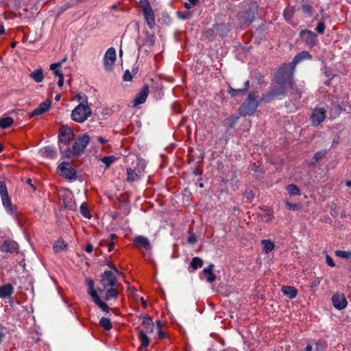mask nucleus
<instances>
[{
  "instance_id": "f257e3e1",
  "label": "nucleus",
  "mask_w": 351,
  "mask_h": 351,
  "mask_svg": "<svg viewBox=\"0 0 351 351\" xmlns=\"http://www.w3.org/2000/svg\"><path fill=\"white\" fill-rule=\"evenodd\" d=\"M311 55L307 51H302V52L296 54L292 61L289 64H283L280 69L279 73L282 75H287L289 78V86L291 90V94L294 95L295 99H299L302 96V91L298 88L293 81V75L295 71V66L304 60H311Z\"/></svg>"
},
{
  "instance_id": "f03ea898",
  "label": "nucleus",
  "mask_w": 351,
  "mask_h": 351,
  "mask_svg": "<svg viewBox=\"0 0 351 351\" xmlns=\"http://www.w3.org/2000/svg\"><path fill=\"white\" fill-rule=\"evenodd\" d=\"M90 138L89 135L85 134L78 137L75 141L71 148H67L64 155L66 158H70L75 156L80 155L89 143Z\"/></svg>"
},
{
  "instance_id": "7ed1b4c3",
  "label": "nucleus",
  "mask_w": 351,
  "mask_h": 351,
  "mask_svg": "<svg viewBox=\"0 0 351 351\" xmlns=\"http://www.w3.org/2000/svg\"><path fill=\"white\" fill-rule=\"evenodd\" d=\"M92 114L88 104L80 103L71 112V119L77 123H84Z\"/></svg>"
},
{
  "instance_id": "20e7f679",
  "label": "nucleus",
  "mask_w": 351,
  "mask_h": 351,
  "mask_svg": "<svg viewBox=\"0 0 351 351\" xmlns=\"http://www.w3.org/2000/svg\"><path fill=\"white\" fill-rule=\"evenodd\" d=\"M0 196L2 204L6 212L14 217H17L18 213L12 206L11 199L9 197L7 186L3 181L0 180Z\"/></svg>"
},
{
  "instance_id": "39448f33",
  "label": "nucleus",
  "mask_w": 351,
  "mask_h": 351,
  "mask_svg": "<svg viewBox=\"0 0 351 351\" xmlns=\"http://www.w3.org/2000/svg\"><path fill=\"white\" fill-rule=\"evenodd\" d=\"M88 293L91 297L94 303L100 308L104 312L108 313L110 308L101 299L98 295L97 291L95 289L94 282L91 279L87 280Z\"/></svg>"
},
{
  "instance_id": "423d86ee",
  "label": "nucleus",
  "mask_w": 351,
  "mask_h": 351,
  "mask_svg": "<svg viewBox=\"0 0 351 351\" xmlns=\"http://www.w3.org/2000/svg\"><path fill=\"white\" fill-rule=\"evenodd\" d=\"M258 104L254 93L249 94L247 98L239 108V113L242 116L251 115L256 110Z\"/></svg>"
},
{
  "instance_id": "0eeeda50",
  "label": "nucleus",
  "mask_w": 351,
  "mask_h": 351,
  "mask_svg": "<svg viewBox=\"0 0 351 351\" xmlns=\"http://www.w3.org/2000/svg\"><path fill=\"white\" fill-rule=\"evenodd\" d=\"M101 284L102 289H99V291H104L108 287L118 286V280L111 271H105L101 276Z\"/></svg>"
},
{
  "instance_id": "6e6552de",
  "label": "nucleus",
  "mask_w": 351,
  "mask_h": 351,
  "mask_svg": "<svg viewBox=\"0 0 351 351\" xmlns=\"http://www.w3.org/2000/svg\"><path fill=\"white\" fill-rule=\"evenodd\" d=\"M327 110L322 107H315L311 116V121L313 125H320L326 117Z\"/></svg>"
},
{
  "instance_id": "1a4fd4ad",
  "label": "nucleus",
  "mask_w": 351,
  "mask_h": 351,
  "mask_svg": "<svg viewBox=\"0 0 351 351\" xmlns=\"http://www.w3.org/2000/svg\"><path fill=\"white\" fill-rule=\"evenodd\" d=\"M116 59L117 55L115 49L114 47H110L106 51L104 57V65L106 71H110L112 69Z\"/></svg>"
},
{
  "instance_id": "9d476101",
  "label": "nucleus",
  "mask_w": 351,
  "mask_h": 351,
  "mask_svg": "<svg viewBox=\"0 0 351 351\" xmlns=\"http://www.w3.org/2000/svg\"><path fill=\"white\" fill-rule=\"evenodd\" d=\"M58 173L64 178L72 180L76 177V171L67 162H62L58 167Z\"/></svg>"
},
{
  "instance_id": "9b49d317",
  "label": "nucleus",
  "mask_w": 351,
  "mask_h": 351,
  "mask_svg": "<svg viewBox=\"0 0 351 351\" xmlns=\"http://www.w3.org/2000/svg\"><path fill=\"white\" fill-rule=\"evenodd\" d=\"M59 139L61 143H68L74 138V132L68 125H62L59 131Z\"/></svg>"
},
{
  "instance_id": "f8f14e48",
  "label": "nucleus",
  "mask_w": 351,
  "mask_h": 351,
  "mask_svg": "<svg viewBox=\"0 0 351 351\" xmlns=\"http://www.w3.org/2000/svg\"><path fill=\"white\" fill-rule=\"evenodd\" d=\"M332 302L334 307L338 310L344 309L348 304V302L343 293H336L332 298Z\"/></svg>"
},
{
  "instance_id": "ddd939ff",
  "label": "nucleus",
  "mask_w": 351,
  "mask_h": 351,
  "mask_svg": "<svg viewBox=\"0 0 351 351\" xmlns=\"http://www.w3.org/2000/svg\"><path fill=\"white\" fill-rule=\"evenodd\" d=\"M149 94V87L148 86H144L140 92L136 95L134 99L133 100V106H137L140 104H143L148 96Z\"/></svg>"
},
{
  "instance_id": "4468645a",
  "label": "nucleus",
  "mask_w": 351,
  "mask_h": 351,
  "mask_svg": "<svg viewBox=\"0 0 351 351\" xmlns=\"http://www.w3.org/2000/svg\"><path fill=\"white\" fill-rule=\"evenodd\" d=\"M51 104V100H46L41 103L36 109L29 113L31 117L34 116H40L45 113L49 109Z\"/></svg>"
},
{
  "instance_id": "2eb2a0df",
  "label": "nucleus",
  "mask_w": 351,
  "mask_h": 351,
  "mask_svg": "<svg viewBox=\"0 0 351 351\" xmlns=\"http://www.w3.org/2000/svg\"><path fill=\"white\" fill-rule=\"evenodd\" d=\"M300 37L306 42V44L311 46L315 45L317 41L316 34L309 30L301 31Z\"/></svg>"
},
{
  "instance_id": "dca6fc26",
  "label": "nucleus",
  "mask_w": 351,
  "mask_h": 351,
  "mask_svg": "<svg viewBox=\"0 0 351 351\" xmlns=\"http://www.w3.org/2000/svg\"><path fill=\"white\" fill-rule=\"evenodd\" d=\"M18 250V244L12 240H6L0 246V251L5 253H12Z\"/></svg>"
},
{
  "instance_id": "f3484780",
  "label": "nucleus",
  "mask_w": 351,
  "mask_h": 351,
  "mask_svg": "<svg viewBox=\"0 0 351 351\" xmlns=\"http://www.w3.org/2000/svg\"><path fill=\"white\" fill-rule=\"evenodd\" d=\"M285 95V90L283 88H274L265 97L262 98V101L264 102H269L271 100L280 97V95Z\"/></svg>"
},
{
  "instance_id": "a211bd4d",
  "label": "nucleus",
  "mask_w": 351,
  "mask_h": 351,
  "mask_svg": "<svg viewBox=\"0 0 351 351\" xmlns=\"http://www.w3.org/2000/svg\"><path fill=\"white\" fill-rule=\"evenodd\" d=\"M214 268L215 265L213 263H210L208 267H205L202 270V273L206 277V281L209 283H212L216 280V276L214 274Z\"/></svg>"
},
{
  "instance_id": "6ab92c4d",
  "label": "nucleus",
  "mask_w": 351,
  "mask_h": 351,
  "mask_svg": "<svg viewBox=\"0 0 351 351\" xmlns=\"http://www.w3.org/2000/svg\"><path fill=\"white\" fill-rule=\"evenodd\" d=\"M141 325L143 327V330L147 332H152L154 327V322L151 318L147 315L141 317Z\"/></svg>"
},
{
  "instance_id": "aec40b11",
  "label": "nucleus",
  "mask_w": 351,
  "mask_h": 351,
  "mask_svg": "<svg viewBox=\"0 0 351 351\" xmlns=\"http://www.w3.org/2000/svg\"><path fill=\"white\" fill-rule=\"evenodd\" d=\"M143 12L148 25L152 27L155 25V16L153 10L148 5L143 8Z\"/></svg>"
},
{
  "instance_id": "412c9836",
  "label": "nucleus",
  "mask_w": 351,
  "mask_h": 351,
  "mask_svg": "<svg viewBox=\"0 0 351 351\" xmlns=\"http://www.w3.org/2000/svg\"><path fill=\"white\" fill-rule=\"evenodd\" d=\"M106 293L104 295V300L109 301L110 300H116L119 294L118 286L108 287L105 289Z\"/></svg>"
},
{
  "instance_id": "4be33fe9",
  "label": "nucleus",
  "mask_w": 351,
  "mask_h": 351,
  "mask_svg": "<svg viewBox=\"0 0 351 351\" xmlns=\"http://www.w3.org/2000/svg\"><path fill=\"white\" fill-rule=\"evenodd\" d=\"M14 291L11 284H5L0 286V298H5L10 296Z\"/></svg>"
},
{
  "instance_id": "5701e85b",
  "label": "nucleus",
  "mask_w": 351,
  "mask_h": 351,
  "mask_svg": "<svg viewBox=\"0 0 351 351\" xmlns=\"http://www.w3.org/2000/svg\"><path fill=\"white\" fill-rule=\"evenodd\" d=\"M282 292L285 295L288 297L290 299H293L297 296L298 291L297 289L291 286H283L281 288Z\"/></svg>"
},
{
  "instance_id": "b1692460",
  "label": "nucleus",
  "mask_w": 351,
  "mask_h": 351,
  "mask_svg": "<svg viewBox=\"0 0 351 351\" xmlns=\"http://www.w3.org/2000/svg\"><path fill=\"white\" fill-rule=\"evenodd\" d=\"M134 243L138 246L143 247L146 250L151 249V244L147 238L143 236H138L134 239Z\"/></svg>"
},
{
  "instance_id": "393cba45",
  "label": "nucleus",
  "mask_w": 351,
  "mask_h": 351,
  "mask_svg": "<svg viewBox=\"0 0 351 351\" xmlns=\"http://www.w3.org/2000/svg\"><path fill=\"white\" fill-rule=\"evenodd\" d=\"M138 339L141 341L139 349L146 348L149 344V339L147 336V333L143 330H140L138 332Z\"/></svg>"
},
{
  "instance_id": "a878e982",
  "label": "nucleus",
  "mask_w": 351,
  "mask_h": 351,
  "mask_svg": "<svg viewBox=\"0 0 351 351\" xmlns=\"http://www.w3.org/2000/svg\"><path fill=\"white\" fill-rule=\"evenodd\" d=\"M261 243L265 253L268 254L274 250L275 245L271 240L263 239Z\"/></svg>"
},
{
  "instance_id": "bb28decb",
  "label": "nucleus",
  "mask_w": 351,
  "mask_h": 351,
  "mask_svg": "<svg viewBox=\"0 0 351 351\" xmlns=\"http://www.w3.org/2000/svg\"><path fill=\"white\" fill-rule=\"evenodd\" d=\"M31 78H32L36 82H41L43 80L44 75L42 69H36L29 74Z\"/></svg>"
},
{
  "instance_id": "cd10ccee",
  "label": "nucleus",
  "mask_w": 351,
  "mask_h": 351,
  "mask_svg": "<svg viewBox=\"0 0 351 351\" xmlns=\"http://www.w3.org/2000/svg\"><path fill=\"white\" fill-rule=\"evenodd\" d=\"M43 156L53 158L56 156V149L51 147H46L41 150Z\"/></svg>"
},
{
  "instance_id": "c85d7f7f",
  "label": "nucleus",
  "mask_w": 351,
  "mask_h": 351,
  "mask_svg": "<svg viewBox=\"0 0 351 351\" xmlns=\"http://www.w3.org/2000/svg\"><path fill=\"white\" fill-rule=\"evenodd\" d=\"M255 16L256 10L250 8V10L248 12H246L245 15L243 16V23L245 24L252 23L254 20Z\"/></svg>"
},
{
  "instance_id": "c756f323",
  "label": "nucleus",
  "mask_w": 351,
  "mask_h": 351,
  "mask_svg": "<svg viewBox=\"0 0 351 351\" xmlns=\"http://www.w3.org/2000/svg\"><path fill=\"white\" fill-rule=\"evenodd\" d=\"M14 123V119L10 117L0 118V128L5 129L10 127Z\"/></svg>"
},
{
  "instance_id": "7c9ffc66",
  "label": "nucleus",
  "mask_w": 351,
  "mask_h": 351,
  "mask_svg": "<svg viewBox=\"0 0 351 351\" xmlns=\"http://www.w3.org/2000/svg\"><path fill=\"white\" fill-rule=\"evenodd\" d=\"M249 86V82L247 81L245 82V88H238V89H234L233 88H232L231 86H229L228 87V92L229 94H230L232 96H235L239 93H245L247 88Z\"/></svg>"
},
{
  "instance_id": "2f4dec72",
  "label": "nucleus",
  "mask_w": 351,
  "mask_h": 351,
  "mask_svg": "<svg viewBox=\"0 0 351 351\" xmlns=\"http://www.w3.org/2000/svg\"><path fill=\"white\" fill-rule=\"evenodd\" d=\"M286 190L288 192V193L291 196L300 195L301 194L300 189H299V187L293 184L287 185L286 187Z\"/></svg>"
},
{
  "instance_id": "473e14b6",
  "label": "nucleus",
  "mask_w": 351,
  "mask_h": 351,
  "mask_svg": "<svg viewBox=\"0 0 351 351\" xmlns=\"http://www.w3.org/2000/svg\"><path fill=\"white\" fill-rule=\"evenodd\" d=\"M66 244L64 241L58 240L56 242L53 247V250L55 253H58L60 251L66 250Z\"/></svg>"
},
{
  "instance_id": "72a5a7b5",
  "label": "nucleus",
  "mask_w": 351,
  "mask_h": 351,
  "mask_svg": "<svg viewBox=\"0 0 351 351\" xmlns=\"http://www.w3.org/2000/svg\"><path fill=\"white\" fill-rule=\"evenodd\" d=\"M127 180L130 182L139 180V176L131 168L127 169Z\"/></svg>"
},
{
  "instance_id": "f704fd0d",
  "label": "nucleus",
  "mask_w": 351,
  "mask_h": 351,
  "mask_svg": "<svg viewBox=\"0 0 351 351\" xmlns=\"http://www.w3.org/2000/svg\"><path fill=\"white\" fill-rule=\"evenodd\" d=\"M203 261L199 257H194L192 258L191 262V267L193 269H197L203 266Z\"/></svg>"
},
{
  "instance_id": "c9c22d12",
  "label": "nucleus",
  "mask_w": 351,
  "mask_h": 351,
  "mask_svg": "<svg viewBox=\"0 0 351 351\" xmlns=\"http://www.w3.org/2000/svg\"><path fill=\"white\" fill-rule=\"evenodd\" d=\"M99 324L106 330H110L112 327L110 320L106 317H101L99 320Z\"/></svg>"
},
{
  "instance_id": "e433bc0d",
  "label": "nucleus",
  "mask_w": 351,
  "mask_h": 351,
  "mask_svg": "<svg viewBox=\"0 0 351 351\" xmlns=\"http://www.w3.org/2000/svg\"><path fill=\"white\" fill-rule=\"evenodd\" d=\"M335 254L339 258L348 260L351 258V252L350 251H343V250H337L335 252Z\"/></svg>"
},
{
  "instance_id": "4c0bfd02",
  "label": "nucleus",
  "mask_w": 351,
  "mask_h": 351,
  "mask_svg": "<svg viewBox=\"0 0 351 351\" xmlns=\"http://www.w3.org/2000/svg\"><path fill=\"white\" fill-rule=\"evenodd\" d=\"M61 65L62 63H53L50 65V69L53 71L54 75L58 77L63 75L62 73L58 69Z\"/></svg>"
},
{
  "instance_id": "58836bf2",
  "label": "nucleus",
  "mask_w": 351,
  "mask_h": 351,
  "mask_svg": "<svg viewBox=\"0 0 351 351\" xmlns=\"http://www.w3.org/2000/svg\"><path fill=\"white\" fill-rule=\"evenodd\" d=\"M80 213L86 219H90L91 215L85 203H82L80 206Z\"/></svg>"
},
{
  "instance_id": "ea45409f",
  "label": "nucleus",
  "mask_w": 351,
  "mask_h": 351,
  "mask_svg": "<svg viewBox=\"0 0 351 351\" xmlns=\"http://www.w3.org/2000/svg\"><path fill=\"white\" fill-rule=\"evenodd\" d=\"M115 160L116 157L114 156H105L101 159V162L106 165V168L112 164Z\"/></svg>"
},
{
  "instance_id": "a19ab883",
  "label": "nucleus",
  "mask_w": 351,
  "mask_h": 351,
  "mask_svg": "<svg viewBox=\"0 0 351 351\" xmlns=\"http://www.w3.org/2000/svg\"><path fill=\"white\" fill-rule=\"evenodd\" d=\"M284 18L287 21H290L293 15V9L287 8L283 12Z\"/></svg>"
},
{
  "instance_id": "79ce46f5",
  "label": "nucleus",
  "mask_w": 351,
  "mask_h": 351,
  "mask_svg": "<svg viewBox=\"0 0 351 351\" xmlns=\"http://www.w3.org/2000/svg\"><path fill=\"white\" fill-rule=\"evenodd\" d=\"M75 97L78 100L81 101L80 103L88 104V99L85 94L78 93Z\"/></svg>"
},
{
  "instance_id": "37998d69",
  "label": "nucleus",
  "mask_w": 351,
  "mask_h": 351,
  "mask_svg": "<svg viewBox=\"0 0 351 351\" xmlns=\"http://www.w3.org/2000/svg\"><path fill=\"white\" fill-rule=\"evenodd\" d=\"M286 206L289 210H296L299 208L297 204H292L289 202L288 201L286 202Z\"/></svg>"
},
{
  "instance_id": "c03bdc74",
  "label": "nucleus",
  "mask_w": 351,
  "mask_h": 351,
  "mask_svg": "<svg viewBox=\"0 0 351 351\" xmlns=\"http://www.w3.org/2000/svg\"><path fill=\"white\" fill-rule=\"evenodd\" d=\"M325 30V25L323 22H319L316 27V31L319 34H323Z\"/></svg>"
},
{
  "instance_id": "a18cd8bd",
  "label": "nucleus",
  "mask_w": 351,
  "mask_h": 351,
  "mask_svg": "<svg viewBox=\"0 0 351 351\" xmlns=\"http://www.w3.org/2000/svg\"><path fill=\"white\" fill-rule=\"evenodd\" d=\"M320 281H321V280H320V279H319V278H316L315 280H314L311 282V285H310L311 289H313V290H314V291H315V289H317V287H318V286H319V284H320Z\"/></svg>"
},
{
  "instance_id": "49530a36",
  "label": "nucleus",
  "mask_w": 351,
  "mask_h": 351,
  "mask_svg": "<svg viewBox=\"0 0 351 351\" xmlns=\"http://www.w3.org/2000/svg\"><path fill=\"white\" fill-rule=\"evenodd\" d=\"M326 263L328 265H329L330 267H335V263L333 261V259L332 258L331 256H330L329 255H327L326 256Z\"/></svg>"
},
{
  "instance_id": "de8ad7c7",
  "label": "nucleus",
  "mask_w": 351,
  "mask_h": 351,
  "mask_svg": "<svg viewBox=\"0 0 351 351\" xmlns=\"http://www.w3.org/2000/svg\"><path fill=\"white\" fill-rule=\"evenodd\" d=\"M311 10H312V8L310 5H308V4L303 5V6H302L303 12L311 14Z\"/></svg>"
},
{
  "instance_id": "09e8293b",
  "label": "nucleus",
  "mask_w": 351,
  "mask_h": 351,
  "mask_svg": "<svg viewBox=\"0 0 351 351\" xmlns=\"http://www.w3.org/2000/svg\"><path fill=\"white\" fill-rule=\"evenodd\" d=\"M189 2H186L184 3V7L186 9H190L192 5H195L197 1V0H188Z\"/></svg>"
},
{
  "instance_id": "8fccbe9b",
  "label": "nucleus",
  "mask_w": 351,
  "mask_h": 351,
  "mask_svg": "<svg viewBox=\"0 0 351 351\" xmlns=\"http://www.w3.org/2000/svg\"><path fill=\"white\" fill-rule=\"evenodd\" d=\"M132 76L131 73H130V71L128 70H127L123 75V80L128 82V81H130L132 80Z\"/></svg>"
},
{
  "instance_id": "3c124183",
  "label": "nucleus",
  "mask_w": 351,
  "mask_h": 351,
  "mask_svg": "<svg viewBox=\"0 0 351 351\" xmlns=\"http://www.w3.org/2000/svg\"><path fill=\"white\" fill-rule=\"evenodd\" d=\"M160 321L157 322L158 329V336L160 337V338L164 339L165 337V333L160 329Z\"/></svg>"
},
{
  "instance_id": "603ef678",
  "label": "nucleus",
  "mask_w": 351,
  "mask_h": 351,
  "mask_svg": "<svg viewBox=\"0 0 351 351\" xmlns=\"http://www.w3.org/2000/svg\"><path fill=\"white\" fill-rule=\"evenodd\" d=\"M188 242L191 244H194L197 242V238L195 234H191L188 238Z\"/></svg>"
},
{
  "instance_id": "864d4df0",
  "label": "nucleus",
  "mask_w": 351,
  "mask_h": 351,
  "mask_svg": "<svg viewBox=\"0 0 351 351\" xmlns=\"http://www.w3.org/2000/svg\"><path fill=\"white\" fill-rule=\"evenodd\" d=\"M63 84H64V76L61 75L59 77L58 85L59 87H62L63 86Z\"/></svg>"
},
{
  "instance_id": "5fc2aeb1",
  "label": "nucleus",
  "mask_w": 351,
  "mask_h": 351,
  "mask_svg": "<svg viewBox=\"0 0 351 351\" xmlns=\"http://www.w3.org/2000/svg\"><path fill=\"white\" fill-rule=\"evenodd\" d=\"M97 140L98 141V142H99L100 143H107L108 141V139H106L104 138V137H101V136H98L97 138Z\"/></svg>"
},
{
  "instance_id": "6e6d98bb",
  "label": "nucleus",
  "mask_w": 351,
  "mask_h": 351,
  "mask_svg": "<svg viewBox=\"0 0 351 351\" xmlns=\"http://www.w3.org/2000/svg\"><path fill=\"white\" fill-rule=\"evenodd\" d=\"M93 249V245H92L91 244H89V245H88L86 246V247L85 250H86V252H88V253H90V252H92Z\"/></svg>"
},
{
  "instance_id": "4d7b16f0",
  "label": "nucleus",
  "mask_w": 351,
  "mask_h": 351,
  "mask_svg": "<svg viewBox=\"0 0 351 351\" xmlns=\"http://www.w3.org/2000/svg\"><path fill=\"white\" fill-rule=\"evenodd\" d=\"M114 243L113 241H111L110 243H109V245H108V252H111L114 250Z\"/></svg>"
},
{
  "instance_id": "13d9d810",
  "label": "nucleus",
  "mask_w": 351,
  "mask_h": 351,
  "mask_svg": "<svg viewBox=\"0 0 351 351\" xmlns=\"http://www.w3.org/2000/svg\"><path fill=\"white\" fill-rule=\"evenodd\" d=\"M246 197L251 201L254 198V195L252 191L249 192L246 195Z\"/></svg>"
},
{
  "instance_id": "bf43d9fd",
  "label": "nucleus",
  "mask_w": 351,
  "mask_h": 351,
  "mask_svg": "<svg viewBox=\"0 0 351 351\" xmlns=\"http://www.w3.org/2000/svg\"><path fill=\"white\" fill-rule=\"evenodd\" d=\"M323 156V154L321 152H317L315 154V158L316 160H319L322 156Z\"/></svg>"
},
{
  "instance_id": "052dcab7",
  "label": "nucleus",
  "mask_w": 351,
  "mask_h": 351,
  "mask_svg": "<svg viewBox=\"0 0 351 351\" xmlns=\"http://www.w3.org/2000/svg\"><path fill=\"white\" fill-rule=\"evenodd\" d=\"M110 268H112L117 274H121V273L119 272V271L117 269V268L114 265H112L110 266Z\"/></svg>"
},
{
  "instance_id": "680f3d73",
  "label": "nucleus",
  "mask_w": 351,
  "mask_h": 351,
  "mask_svg": "<svg viewBox=\"0 0 351 351\" xmlns=\"http://www.w3.org/2000/svg\"><path fill=\"white\" fill-rule=\"evenodd\" d=\"M5 32L4 26L2 24H0V35H2Z\"/></svg>"
},
{
  "instance_id": "e2e57ef3",
  "label": "nucleus",
  "mask_w": 351,
  "mask_h": 351,
  "mask_svg": "<svg viewBox=\"0 0 351 351\" xmlns=\"http://www.w3.org/2000/svg\"><path fill=\"white\" fill-rule=\"evenodd\" d=\"M320 343L319 342L316 343V350L317 351H322V349L320 348Z\"/></svg>"
},
{
  "instance_id": "0e129e2a",
  "label": "nucleus",
  "mask_w": 351,
  "mask_h": 351,
  "mask_svg": "<svg viewBox=\"0 0 351 351\" xmlns=\"http://www.w3.org/2000/svg\"><path fill=\"white\" fill-rule=\"evenodd\" d=\"M313 347L311 345H307L306 347V351H312Z\"/></svg>"
},
{
  "instance_id": "69168bd1",
  "label": "nucleus",
  "mask_w": 351,
  "mask_h": 351,
  "mask_svg": "<svg viewBox=\"0 0 351 351\" xmlns=\"http://www.w3.org/2000/svg\"><path fill=\"white\" fill-rule=\"evenodd\" d=\"M346 184L348 187H351V180H348Z\"/></svg>"
},
{
  "instance_id": "338daca9",
  "label": "nucleus",
  "mask_w": 351,
  "mask_h": 351,
  "mask_svg": "<svg viewBox=\"0 0 351 351\" xmlns=\"http://www.w3.org/2000/svg\"><path fill=\"white\" fill-rule=\"evenodd\" d=\"M60 97H61V95H60V94H58V95H57L56 96L55 99H56V101H58V100H60Z\"/></svg>"
},
{
  "instance_id": "774afa93",
  "label": "nucleus",
  "mask_w": 351,
  "mask_h": 351,
  "mask_svg": "<svg viewBox=\"0 0 351 351\" xmlns=\"http://www.w3.org/2000/svg\"><path fill=\"white\" fill-rule=\"evenodd\" d=\"M115 235L114 234H110V240H112L114 238Z\"/></svg>"
}]
</instances>
